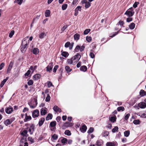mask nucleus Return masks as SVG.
<instances>
[{
    "mask_svg": "<svg viewBox=\"0 0 146 146\" xmlns=\"http://www.w3.org/2000/svg\"><path fill=\"white\" fill-rule=\"evenodd\" d=\"M28 38L29 37L27 36L24 38L22 41L21 51L23 53L25 52L28 47V45L29 42V40H28V42H27V40Z\"/></svg>",
    "mask_w": 146,
    "mask_h": 146,
    "instance_id": "f257e3e1",
    "label": "nucleus"
},
{
    "mask_svg": "<svg viewBox=\"0 0 146 146\" xmlns=\"http://www.w3.org/2000/svg\"><path fill=\"white\" fill-rule=\"evenodd\" d=\"M37 98V96H34L31 98V101L28 102L29 105L31 108L34 109L36 106L38 104Z\"/></svg>",
    "mask_w": 146,
    "mask_h": 146,
    "instance_id": "f03ea898",
    "label": "nucleus"
},
{
    "mask_svg": "<svg viewBox=\"0 0 146 146\" xmlns=\"http://www.w3.org/2000/svg\"><path fill=\"white\" fill-rule=\"evenodd\" d=\"M81 57V55L78 53L76 55L71 58L72 62H73L74 65L77 62L79 61Z\"/></svg>",
    "mask_w": 146,
    "mask_h": 146,
    "instance_id": "7ed1b4c3",
    "label": "nucleus"
},
{
    "mask_svg": "<svg viewBox=\"0 0 146 146\" xmlns=\"http://www.w3.org/2000/svg\"><path fill=\"white\" fill-rule=\"evenodd\" d=\"M134 11L132 7L128 9L125 13L124 14L128 16L131 17L133 16L134 14Z\"/></svg>",
    "mask_w": 146,
    "mask_h": 146,
    "instance_id": "20e7f679",
    "label": "nucleus"
},
{
    "mask_svg": "<svg viewBox=\"0 0 146 146\" xmlns=\"http://www.w3.org/2000/svg\"><path fill=\"white\" fill-rule=\"evenodd\" d=\"M27 131L26 130H25L21 132V135L23 136L22 139L25 140L26 139L27 136H28L27 134Z\"/></svg>",
    "mask_w": 146,
    "mask_h": 146,
    "instance_id": "39448f33",
    "label": "nucleus"
},
{
    "mask_svg": "<svg viewBox=\"0 0 146 146\" xmlns=\"http://www.w3.org/2000/svg\"><path fill=\"white\" fill-rule=\"evenodd\" d=\"M39 112L38 110H34L32 113V116L33 118H35L38 117Z\"/></svg>",
    "mask_w": 146,
    "mask_h": 146,
    "instance_id": "423d86ee",
    "label": "nucleus"
},
{
    "mask_svg": "<svg viewBox=\"0 0 146 146\" xmlns=\"http://www.w3.org/2000/svg\"><path fill=\"white\" fill-rule=\"evenodd\" d=\"M35 130V126L33 124H31L29 127V132L31 135L33 134Z\"/></svg>",
    "mask_w": 146,
    "mask_h": 146,
    "instance_id": "0eeeda50",
    "label": "nucleus"
},
{
    "mask_svg": "<svg viewBox=\"0 0 146 146\" xmlns=\"http://www.w3.org/2000/svg\"><path fill=\"white\" fill-rule=\"evenodd\" d=\"M138 106L141 108L144 109L146 107V104L144 102H141L138 104Z\"/></svg>",
    "mask_w": 146,
    "mask_h": 146,
    "instance_id": "6e6552de",
    "label": "nucleus"
},
{
    "mask_svg": "<svg viewBox=\"0 0 146 146\" xmlns=\"http://www.w3.org/2000/svg\"><path fill=\"white\" fill-rule=\"evenodd\" d=\"M5 111L6 113L10 114L13 111V108L10 107H7L5 109Z\"/></svg>",
    "mask_w": 146,
    "mask_h": 146,
    "instance_id": "1a4fd4ad",
    "label": "nucleus"
},
{
    "mask_svg": "<svg viewBox=\"0 0 146 146\" xmlns=\"http://www.w3.org/2000/svg\"><path fill=\"white\" fill-rule=\"evenodd\" d=\"M53 109V110L56 112H60L61 111V109L59 108L57 106H54Z\"/></svg>",
    "mask_w": 146,
    "mask_h": 146,
    "instance_id": "9d476101",
    "label": "nucleus"
},
{
    "mask_svg": "<svg viewBox=\"0 0 146 146\" xmlns=\"http://www.w3.org/2000/svg\"><path fill=\"white\" fill-rule=\"evenodd\" d=\"M87 128L85 125H83L81 128H80L81 131L83 133H84L86 130Z\"/></svg>",
    "mask_w": 146,
    "mask_h": 146,
    "instance_id": "9b49d317",
    "label": "nucleus"
},
{
    "mask_svg": "<svg viewBox=\"0 0 146 146\" xmlns=\"http://www.w3.org/2000/svg\"><path fill=\"white\" fill-rule=\"evenodd\" d=\"M47 113L46 108H42L40 110V114L41 115H45Z\"/></svg>",
    "mask_w": 146,
    "mask_h": 146,
    "instance_id": "f8f14e48",
    "label": "nucleus"
},
{
    "mask_svg": "<svg viewBox=\"0 0 146 146\" xmlns=\"http://www.w3.org/2000/svg\"><path fill=\"white\" fill-rule=\"evenodd\" d=\"M25 117L24 119L25 122H27L30 120L31 119V117L30 116H28L27 113L25 114Z\"/></svg>",
    "mask_w": 146,
    "mask_h": 146,
    "instance_id": "ddd939ff",
    "label": "nucleus"
},
{
    "mask_svg": "<svg viewBox=\"0 0 146 146\" xmlns=\"http://www.w3.org/2000/svg\"><path fill=\"white\" fill-rule=\"evenodd\" d=\"M40 75L39 74H35L33 76V79L34 80H37L40 78Z\"/></svg>",
    "mask_w": 146,
    "mask_h": 146,
    "instance_id": "4468645a",
    "label": "nucleus"
},
{
    "mask_svg": "<svg viewBox=\"0 0 146 146\" xmlns=\"http://www.w3.org/2000/svg\"><path fill=\"white\" fill-rule=\"evenodd\" d=\"M103 141L102 140H98L96 142V145L97 146H102Z\"/></svg>",
    "mask_w": 146,
    "mask_h": 146,
    "instance_id": "2eb2a0df",
    "label": "nucleus"
},
{
    "mask_svg": "<svg viewBox=\"0 0 146 146\" xmlns=\"http://www.w3.org/2000/svg\"><path fill=\"white\" fill-rule=\"evenodd\" d=\"M117 143L115 142H109L106 144L107 146H115Z\"/></svg>",
    "mask_w": 146,
    "mask_h": 146,
    "instance_id": "dca6fc26",
    "label": "nucleus"
},
{
    "mask_svg": "<svg viewBox=\"0 0 146 146\" xmlns=\"http://www.w3.org/2000/svg\"><path fill=\"white\" fill-rule=\"evenodd\" d=\"M53 68V65L52 64H50L46 67L47 71L48 72H50L52 70Z\"/></svg>",
    "mask_w": 146,
    "mask_h": 146,
    "instance_id": "f3484780",
    "label": "nucleus"
},
{
    "mask_svg": "<svg viewBox=\"0 0 146 146\" xmlns=\"http://www.w3.org/2000/svg\"><path fill=\"white\" fill-rule=\"evenodd\" d=\"M45 119L44 118H41L38 122V125L39 127L41 126L43 123Z\"/></svg>",
    "mask_w": 146,
    "mask_h": 146,
    "instance_id": "a211bd4d",
    "label": "nucleus"
},
{
    "mask_svg": "<svg viewBox=\"0 0 146 146\" xmlns=\"http://www.w3.org/2000/svg\"><path fill=\"white\" fill-rule=\"evenodd\" d=\"M80 35L79 34L76 33L74 36V39L75 40H78L80 38Z\"/></svg>",
    "mask_w": 146,
    "mask_h": 146,
    "instance_id": "6ab92c4d",
    "label": "nucleus"
},
{
    "mask_svg": "<svg viewBox=\"0 0 146 146\" xmlns=\"http://www.w3.org/2000/svg\"><path fill=\"white\" fill-rule=\"evenodd\" d=\"M39 49L37 48H35L33 50V53L35 54H37L39 53Z\"/></svg>",
    "mask_w": 146,
    "mask_h": 146,
    "instance_id": "aec40b11",
    "label": "nucleus"
},
{
    "mask_svg": "<svg viewBox=\"0 0 146 146\" xmlns=\"http://www.w3.org/2000/svg\"><path fill=\"white\" fill-rule=\"evenodd\" d=\"M80 70L81 71L85 72L87 70V67L85 66H83L80 67Z\"/></svg>",
    "mask_w": 146,
    "mask_h": 146,
    "instance_id": "412c9836",
    "label": "nucleus"
},
{
    "mask_svg": "<svg viewBox=\"0 0 146 146\" xmlns=\"http://www.w3.org/2000/svg\"><path fill=\"white\" fill-rule=\"evenodd\" d=\"M102 134L103 137H106L109 134V132L106 131H103Z\"/></svg>",
    "mask_w": 146,
    "mask_h": 146,
    "instance_id": "4be33fe9",
    "label": "nucleus"
},
{
    "mask_svg": "<svg viewBox=\"0 0 146 146\" xmlns=\"http://www.w3.org/2000/svg\"><path fill=\"white\" fill-rule=\"evenodd\" d=\"M139 94L141 96H143L146 95V92L143 90H140Z\"/></svg>",
    "mask_w": 146,
    "mask_h": 146,
    "instance_id": "5701e85b",
    "label": "nucleus"
},
{
    "mask_svg": "<svg viewBox=\"0 0 146 146\" xmlns=\"http://www.w3.org/2000/svg\"><path fill=\"white\" fill-rule=\"evenodd\" d=\"M61 55L64 57L66 58L68 56L69 54L66 52L63 51L61 53Z\"/></svg>",
    "mask_w": 146,
    "mask_h": 146,
    "instance_id": "b1692460",
    "label": "nucleus"
},
{
    "mask_svg": "<svg viewBox=\"0 0 146 146\" xmlns=\"http://www.w3.org/2000/svg\"><path fill=\"white\" fill-rule=\"evenodd\" d=\"M65 70L68 73H69L72 70V69L68 66H66L65 68Z\"/></svg>",
    "mask_w": 146,
    "mask_h": 146,
    "instance_id": "393cba45",
    "label": "nucleus"
},
{
    "mask_svg": "<svg viewBox=\"0 0 146 146\" xmlns=\"http://www.w3.org/2000/svg\"><path fill=\"white\" fill-rule=\"evenodd\" d=\"M50 11L49 10H46L45 12V16L46 17H49L50 15Z\"/></svg>",
    "mask_w": 146,
    "mask_h": 146,
    "instance_id": "a878e982",
    "label": "nucleus"
},
{
    "mask_svg": "<svg viewBox=\"0 0 146 146\" xmlns=\"http://www.w3.org/2000/svg\"><path fill=\"white\" fill-rule=\"evenodd\" d=\"M52 117V114L50 113H48L47 116L46 117V120H48L50 119H51Z\"/></svg>",
    "mask_w": 146,
    "mask_h": 146,
    "instance_id": "bb28decb",
    "label": "nucleus"
},
{
    "mask_svg": "<svg viewBox=\"0 0 146 146\" xmlns=\"http://www.w3.org/2000/svg\"><path fill=\"white\" fill-rule=\"evenodd\" d=\"M135 26V24L133 23H132L129 25V27L130 29H133L134 28Z\"/></svg>",
    "mask_w": 146,
    "mask_h": 146,
    "instance_id": "cd10ccee",
    "label": "nucleus"
},
{
    "mask_svg": "<svg viewBox=\"0 0 146 146\" xmlns=\"http://www.w3.org/2000/svg\"><path fill=\"white\" fill-rule=\"evenodd\" d=\"M56 125V121H52L50 123V125L52 127H55Z\"/></svg>",
    "mask_w": 146,
    "mask_h": 146,
    "instance_id": "c85d7f7f",
    "label": "nucleus"
},
{
    "mask_svg": "<svg viewBox=\"0 0 146 146\" xmlns=\"http://www.w3.org/2000/svg\"><path fill=\"white\" fill-rule=\"evenodd\" d=\"M67 139L65 138H63L61 140V142L64 145L66 144L67 143Z\"/></svg>",
    "mask_w": 146,
    "mask_h": 146,
    "instance_id": "c756f323",
    "label": "nucleus"
},
{
    "mask_svg": "<svg viewBox=\"0 0 146 146\" xmlns=\"http://www.w3.org/2000/svg\"><path fill=\"white\" fill-rule=\"evenodd\" d=\"M124 136L125 137H128L130 134V131L129 130L126 131L124 132Z\"/></svg>",
    "mask_w": 146,
    "mask_h": 146,
    "instance_id": "7c9ffc66",
    "label": "nucleus"
},
{
    "mask_svg": "<svg viewBox=\"0 0 146 146\" xmlns=\"http://www.w3.org/2000/svg\"><path fill=\"white\" fill-rule=\"evenodd\" d=\"M11 123L9 121V120L8 119L4 121V123L6 126H8Z\"/></svg>",
    "mask_w": 146,
    "mask_h": 146,
    "instance_id": "2f4dec72",
    "label": "nucleus"
},
{
    "mask_svg": "<svg viewBox=\"0 0 146 146\" xmlns=\"http://www.w3.org/2000/svg\"><path fill=\"white\" fill-rule=\"evenodd\" d=\"M118 130V127L117 126H115L112 129V132L114 133L116 132H117Z\"/></svg>",
    "mask_w": 146,
    "mask_h": 146,
    "instance_id": "473e14b6",
    "label": "nucleus"
},
{
    "mask_svg": "<svg viewBox=\"0 0 146 146\" xmlns=\"http://www.w3.org/2000/svg\"><path fill=\"white\" fill-rule=\"evenodd\" d=\"M46 35L45 34V33L43 32L39 34V36L40 38V39H42Z\"/></svg>",
    "mask_w": 146,
    "mask_h": 146,
    "instance_id": "72a5a7b5",
    "label": "nucleus"
},
{
    "mask_svg": "<svg viewBox=\"0 0 146 146\" xmlns=\"http://www.w3.org/2000/svg\"><path fill=\"white\" fill-rule=\"evenodd\" d=\"M23 0H15L14 1V3H17L18 4L21 5L22 3Z\"/></svg>",
    "mask_w": 146,
    "mask_h": 146,
    "instance_id": "f704fd0d",
    "label": "nucleus"
},
{
    "mask_svg": "<svg viewBox=\"0 0 146 146\" xmlns=\"http://www.w3.org/2000/svg\"><path fill=\"white\" fill-rule=\"evenodd\" d=\"M58 138V136L56 134H54L51 137V139L52 140H56Z\"/></svg>",
    "mask_w": 146,
    "mask_h": 146,
    "instance_id": "c9c22d12",
    "label": "nucleus"
},
{
    "mask_svg": "<svg viewBox=\"0 0 146 146\" xmlns=\"http://www.w3.org/2000/svg\"><path fill=\"white\" fill-rule=\"evenodd\" d=\"M119 31H117V32H114V33H112V35H111V34H110V37H111V38H112L113 37L115 36L116 35H117L119 33Z\"/></svg>",
    "mask_w": 146,
    "mask_h": 146,
    "instance_id": "e433bc0d",
    "label": "nucleus"
},
{
    "mask_svg": "<svg viewBox=\"0 0 146 146\" xmlns=\"http://www.w3.org/2000/svg\"><path fill=\"white\" fill-rule=\"evenodd\" d=\"M116 119L115 117L112 116L109 119L113 123L116 121Z\"/></svg>",
    "mask_w": 146,
    "mask_h": 146,
    "instance_id": "4c0bfd02",
    "label": "nucleus"
},
{
    "mask_svg": "<svg viewBox=\"0 0 146 146\" xmlns=\"http://www.w3.org/2000/svg\"><path fill=\"white\" fill-rule=\"evenodd\" d=\"M64 134L68 136H70L71 135V133L69 130H66L64 132Z\"/></svg>",
    "mask_w": 146,
    "mask_h": 146,
    "instance_id": "58836bf2",
    "label": "nucleus"
},
{
    "mask_svg": "<svg viewBox=\"0 0 146 146\" xmlns=\"http://www.w3.org/2000/svg\"><path fill=\"white\" fill-rule=\"evenodd\" d=\"M130 116V114L129 113H127V114H125V115L124 117V119L125 121H127V119H128L129 117Z\"/></svg>",
    "mask_w": 146,
    "mask_h": 146,
    "instance_id": "ea45409f",
    "label": "nucleus"
},
{
    "mask_svg": "<svg viewBox=\"0 0 146 146\" xmlns=\"http://www.w3.org/2000/svg\"><path fill=\"white\" fill-rule=\"evenodd\" d=\"M133 123L135 125H138L140 123V121L138 119L135 120L133 121Z\"/></svg>",
    "mask_w": 146,
    "mask_h": 146,
    "instance_id": "a19ab883",
    "label": "nucleus"
},
{
    "mask_svg": "<svg viewBox=\"0 0 146 146\" xmlns=\"http://www.w3.org/2000/svg\"><path fill=\"white\" fill-rule=\"evenodd\" d=\"M6 81L7 79H4L1 82L0 85L1 88H2L3 86Z\"/></svg>",
    "mask_w": 146,
    "mask_h": 146,
    "instance_id": "79ce46f5",
    "label": "nucleus"
},
{
    "mask_svg": "<svg viewBox=\"0 0 146 146\" xmlns=\"http://www.w3.org/2000/svg\"><path fill=\"white\" fill-rule=\"evenodd\" d=\"M68 7V5L67 4H64L62 6V9L63 10H66Z\"/></svg>",
    "mask_w": 146,
    "mask_h": 146,
    "instance_id": "37998d69",
    "label": "nucleus"
},
{
    "mask_svg": "<svg viewBox=\"0 0 146 146\" xmlns=\"http://www.w3.org/2000/svg\"><path fill=\"white\" fill-rule=\"evenodd\" d=\"M125 109L122 106H120L117 108V110L118 111H123Z\"/></svg>",
    "mask_w": 146,
    "mask_h": 146,
    "instance_id": "c03bdc74",
    "label": "nucleus"
},
{
    "mask_svg": "<svg viewBox=\"0 0 146 146\" xmlns=\"http://www.w3.org/2000/svg\"><path fill=\"white\" fill-rule=\"evenodd\" d=\"M80 46L78 45L76 47L74 50L75 52H79V50H80Z\"/></svg>",
    "mask_w": 146,
    "mask_h": 146,
    "instance_id": "a18cd8bd",
    "label": "nucleus"
},
{
    "mask_svg": "<svg viewBox=\"0 0 146 146\" xmlns=\"http://www.w3.org/2000/svg\"><path fill=\"white\" fill-rule=\"evenodd\" d=\"M91 4L89 2H87V3L85 4V7L86 8H88L89 7L91 6Z\"/></svg>",
    "mask_w": 146,
    "mask_h": 146,
    "instance_id": "49530a36",
    "label": "nucleus"
},
{
    "mask_svg": "<svg viewBox=\"0 0 146 146\" xmlns=\"http://www.w3.org/2000/svg\"><path fill=\"white\" fill-rule=\"evenodd\" d=\"M50 99V97L48 94L47 95V97L45 99V101L46 102H49Z\"/></svg>",
    "mask_w": 146,
    "mask_h": 146,
    "instance_id": "de8ad7c7",
    "label": "nucleus"
},
{
    "mask_svg": "<svg viewBox=\"0 0 146 146\" xmlns=\"http://www.w3.org/2000/svg\"><path fill=\"white\" fill-rule=\"evenodd\" d=\"M90 31V29H87L85 30L84 32V34L85 35H87Z\"/></svg>",
    "mask_w": 146,
    "mask_h": 146,
    "instance_id": "09e8293b",
    "label": "nucleus"
},
{
    "mask_svg": "<svg viewBox=\"0 0 146 146\" xmlns=\"http://www.w3.org/2000/svg\"><path fill=\"white\" fill-rule=\"evenodd\" d=\"M14 33L15 31L14 30H12L11 31L9 34V36L11 38L12 37V36L14 35Z\"/></svg>",
    "mask_w": 146,
    "mask_h": 146,
    "instance_id": "8fccbe9b",
    "label": "nucleus"
},
{
    "mask_svg": "<svg viewBox=\"0 0 146 146\" xmlns=\"http://www.w3.org/2000/svg\"><path fill=\"white\" fill-rule=\"evenodd\" d=\"M68 26L65 25H64L61 29V31L62 32L64 31L67 28Z\"/></svg>",
    "mask_w": 146,
    "mask_h": 146,
    "instance_id": "3c124183",
    "label": "nucleus"
},
{
    "mask_svg": "<svg viewBox=\"0 0 146 146\" xmlns=\"http://www.w3.org/2000/svg\"><path fill=\"white\" fill-rule=\"evenodd\" d=\"M67 62L69 64H72L73 65H74L73 62H72V59L71 58L70 59H68Z\"/></svg>",
    "mask_w": 146,
    "mask_h": 146,
    "instance_id": "603ef678",
    "label": "nucleus"
},
{
    "mask_svg": "<svg viewBox=\"0 0 146 146\" xmlns=\"http://www.w3.org/2000/svg\"><path fill=\"white\" fill-rule=\"evenodd\" d=\"M86 39L88 42H90L92 40V38L90 36H87L86 37Z\"/></svg>",
    "mask_w": 146,
    "mask_h": 146,
    "instance_id": "864d4df0",
    "label": "nucleus"
},
{
    "mask_svg": "<svg viewBox=\"0 0 146 146\" xmlns=\"http://www.w3.org/2000/svg\"><path fill=\"white\" fill-rule=\"evenodd\" d=\"M94 130V129L93 127H91L89 129L88 131V133H92Z\"/></svg>",
    "mask_w": 146,
    "mask_h": 146,
    "instance_id": "5fc2aeb1",
    "label": "nucleus"
},
{
    "mask_svg": "<svg viewBox=\"0 0 146 146\" xmlns=\"http://www.w3.org/2000/svg\"><path fill=\"white\" fill-rule=\"evenodd\" d=\"M139 4V2H135L133 5V7L134 8H136L137 7V5Z\"/></svg>",
    "mask_w": 146,
    "mask_h": 146,
    "instance_id": "6e6d98bb",
    "label": "nucleus"
},
{
    "mask_svg": "<svg viewBox=\"0 0 146 146\" xmlns=\"http://www.w3.org/2000/svg\"><path fill=\"white\" fill-rule=\"evenodd\" d=\"M139 115L143 118H146V113H143L140 114Z\"/></svg>",
    "mask_w": 146,
    "mask_h": 146,
    "instance_id": "4d7b16f0",
    "label": "nucleus"
},
{
    "mask_svg": "<svg viewBox=\"0 0 146 146\" xmlns=\"http://www.w3.org/2000/svg\"><path fill=\"white\" fill-rule=\"evenodd\" d=\"M33 80H30L27 82L29 86H31L33 84Z\"/></svg>",
    "mask_w": 146,
    "mask_h": 146,
    "instance_id": "13d9d810",
    "label": "nucleus"
},
{
    "mask_svg": "<svg viewBox=\"0 0 146 146\" xmlns=\"http://www.w3.org/2000/svg\"><path fill=\"white\" fill-rule=\"evenodd\" d=\"M70 45V42H67L65 44V47L66 48L69 47Z\"/></svg>",
    "mask_w": 146,
    "mask_h": 146,
    "instance_id": "bf43d9fd",
    "label": "nucleus"
},
{
    "mask_svg": "<svg viewBox=\"0 0 146 146\" xmlns=\"http://www.w3.org/2000/svg\"><path fill=\"white\" fill-rule=\"evenodd\" d=\"M37 67L36 65L35 66H31L30 67V69L31 70H33V71H34L36 69Z\"/></svg>",
    "mask_w": 146,
    "mask_h": 146,
    "instance_id": "052dcab7",
    "label": "nucleus"
},
{
    "mask_svg": "<svg viewBox=\"0 0 146 146\" xmlns=\"http://www.w3.org/2000/svg\"><path fill=\"white\" fill-rule=\"evenodd\" d=\"M47 85L48 88L51 87V86H53L51 82L50 81H48L47 82Z\"/></svg>",
    "mask_w": 146,
    "mask_h": 146,
    "instance_id": "680f3d73",
    "label": "nucleus"
},
{
    "mask_svg": "<svg viewBox=\"0 0 146 146\" xmlns=\"http://www.w3.org/2000/svg\"><path fill=\"white\" fill-rule=\"evenodd\" d=\"M58 65H56L54 67L53 69V72H56L57 69L58 68Z\"/></svg>",
    "mask_w": 146,
    "mask_h": 146,
    "instance_id": "e2e57ef3",
    "label": "nucleus"
},
{
    "mask_svg": "<svg viewBox=\"0 0 146 146\" xmlns=\"http://www.w3.org/2000/svg\"><path fill=\"white\" fill-rule=\"evenodd\" d=\"M29 141H30L31 143H33L34 142V139L31 137H29L28 138Z\"/></svg>",
    "mask_w": 146,
    "mask_h": 146,
    "instance_id": "0e129e2a",
    "label": "nucleus"
},
{
    "mask_svg": "<svg viewBox=\"0 0 146 146\" xmlns=\"http://www.w3.org/2000/svg\"><path fill=\"white\" fill-rule=\"evenodd\" d=\"M124 22L123 21H119L118 24L117 25H120V26H123L124 25Z\"/></svg>",
    "mask_w": 146,
    "mask_h": 146,
    "instance_id": "69168bd1",
    "label": "nucleus"
},
{
    "mask_svg": "<svg viewBox=\"0 0 146 146\" xmlns=\"http://www.w3.org/2000/svg\"><path fill=\"white\" fill-rule=\"evenodd\" d=\"M81 7L80 6H78L76 8L75 10H77V11H81Z\"/></svg>",
    "mask_w": 146,
    "mask_h": 146,
    "instance_id": "338daca9",
    "label": "nucleus"
},
{
    "mask_svg": "<svg viewBox=\"0 0 146 146\" xmlns=\"http://www.w3.org/2000/svg\"><path fill=\"white\" fill-rule=\"evenodd\" d=\"M89 55L90 57L92 58H93L95 56L94 54L92 52H90Z\"/></svg>",
    "mask_w": 146,
    "mask_h": 146,
    "instance_id": "774afa93",
    "label": "nucleus"
}]
</instances>
